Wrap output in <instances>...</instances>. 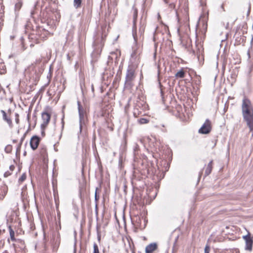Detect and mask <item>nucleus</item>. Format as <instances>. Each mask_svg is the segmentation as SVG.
<instances>
[{
	"mask_svg": "<svg viewBox=\"0 0 253 253\" xmlns=\"http://www.w3.org/2000/svg\"><path fill=\"white\" fill-rule=\"evenodd\" d=\"M40 143V138L37 136H33L30 140V144L31 148L36 150Z\"/></svg>",
	"mask_w": 253,
	"mask_h": 253,
	"instance_id": "obj_7",
	"label": "nucleus"
},
{
	"mask_svg": "<svg viewBox=\"0 0 253 253\" xmlns=\"http://www.w3.org/2000/svg\"><path fill=\"white\" fill-rule=\"evenodd\" d=\"M93 253H99L98 246L96 243L93 245Z\"/></svg>",
	"mask_w": 253,
	"mask_h": 253,
	"instance_id": "obj_19",
	"label": "nucleus"
},
{
	"mask_svg": "<svg viewBox=\"0 0 253 253\" xmlns=\"http://www.w3.org/2000/svg\"><path fill=\"white\" fill-rule=\"evenodd\" d=\"M135 69L129 66L127 69L125 85L126 88H131L133 85V82L135 78Z\"/></svg>",
	"mask_w": 253,
	"mask_h": 253,
	"instance_id": "obj_2",
	"label": "nucleus"
},
{
	"mask_svg": "<svg viewBox=\"0 0 253 253\" xmlns=\"http://www.w3.org/2000/svg\"><path fill=\"white\" fill-rule=\"evenodd\" d=\"M242 111L244 119L247 122L250 131H253V109L249 99L244 98L242 101Z\"/></svg>",
	"mask_w": 253,
	"mask_h": 253,
	"instance_id": "obj_1",
	"label": "nucleus"
},
{
	"mask_svg": "<svg viewBox=\"0 0 253 253\" xmlns=\"http://www.w3.org/2000/svg\"><path fill=\"white\" fill-rule=\"evenodd\" d=\"M212 161H211L209 162V163L208 164V165L206 168V170H205V174L206 175H208L211 173V170H212Z\"/></svg>",
	"mask_w": 253,
	"mask_h": 253,
	"instance_id": "obj_10",
	"label": "nucleus"
},
{
	"mask_svg": "<svg viewBox=\"0 0 253 253\" xmlns=\"http://www.w3.org/2000/svg\"><path fill=\"white\" fill-rule=\"evenodd\" d=\"M1 113L2 114V119L4 121H5L8 125L10 127H12L13 125L12 123V120L10 118H8L6 115V112L3 110H1Z\"/></svg>",
	"mask_w": 253,
	"mask_h": 253,
	"instance_id": "obj_9",
	"label": "nucleus"
},
{
	"mask_svg": "<svg viewBox=\"0 0 253 253\" xmlns=\"http://www.w3.org/2000/svg\"><path fill=\"white\" fill-rule=\"evenodd\" d=\"M23 5V0H17L15 4V10L19 11Z\"/></svg>",
	"mask_w": 253,
	"mask_h": 253,
	"instance_id": "obj_12",
	"label": "nucleus"
},
{
	"mask_svg": "<svg viewBox=\"0 0 253 253\" xmlns=\"http://www.w3.org/2000/svg\"><path fill=\"white\" fill-rule=\"evenodd\" d=\"M82 0H74V6L76 8H80L81 6Z\"/></svg>",
	"mask_w": 253,
	"mask_h": 253,
	"instance_id": "obj_14",
	"label": "nucleus"
},
{
	"mask_svg": "<svg viewBox=\"0 0 253 253\" xmlns=\"http://www.w3.org/2000/svg\"><path fill=\"white\" fill-rule=\"evenodd\" d=\"M210 247L208 245H207L204 249V253H210Z\"/></svg>",
	"mask_w": 253,
	"mask_h": 253,
	"instance_id": "obj_21",
	"label": "nucleus"
},
{
	"mask_svg": "<svg viewBox=\"0 0 253 253\" xmlns=\"http://www.w3.org/2000/svg\"><path fill=\"white\" fill-rule=\"evenodd\" d=\"M8 228H9V231L10 239L12 241H15L16 240V239L14 237V235H15L14 231L11 228V226H9Z\"/></svg>",
	"mask_w": 253,
	"mask_h": 253,
	"instance_id": "obj_13",
	"label": "nucleus"
},
{
	"mask_svg": "<svg viewBox=\"0 0 253 253\" xmlns=\"http://www.w3.org/2000/svg\"><path fill=\"white\" fill-rule=\"evenodd\" d=\"M132 9H133V28H134V27H136V19L137 17L138 12H137V9L135 7H134V6L133 7Z\"/></svg>",
	"mask_w": 253,
	"mask_h": 253,
	"instance_id": "obj_11",
	"label": "nucleus"
},
{
	"mask_svg": "<svg viewBox=\"0 0 253 253\" xmlns=\"http://www.w3.org/2000/svg\"><path fill=\"white\" fill-rule=\"evenodd\" d=\"M26 178V175L25 173H23L21 177L19 178V182L21 183L23 182Z\"/></svg>",
	"mask_w": 253,
	"mask_h": 253,
	"instance_id": "obj_18",
	"label": "nucleus"
},
{
	"mask_svg": "<svg viewBox=\"0 0 253 253\" xmlns=\"http://www.w3.org/2000/svg\"><path fill=\"white\" fill-rule=\"evenodd\" d=\"M13 142L14 143H15V142H16V140H13Z\"/></svg>",
	"mask_w": 253,
	"mask_h": 253,
	"instance_id": "obj_29",
	"label": "nucleus"
},
{
	"mask_svg": "<svg viewBox=\"0 0 253 253\" xmlns=\"http://www.w3.org/2000/svg\"><path fill=\"white\" fill-rule=\"evenodd\" d=\"M23 139H24V138H22L21 140H20V142L18 145V146H17V150H16V152L17 153H19L20 152V148H21V146L22 145V142L23 141Z\"/></svg>",
	"mask_w": 253,
	"mask_h": 253,
	"instance_id": "obj_20",
	"label": "nucleus"
},
{
	"mask_svg": "<svg viewBox=\"0 0 253 253\" xmlns=\"http://www.w3.org/2000/svg\"><path fill=\"white\" fill-rule=\"evenodd\" d=\"M135 56H136V51H134L132 53V54H131V57H135Z\"/></svg>",
	"mask_w": 253,
	"mask_h": 253,
	"instance_id": "obj_24",
	"label": "nucleus"
},
{
	"mask_svg": "<svg viewBox=\"0 0 253 253\" xmlns=\"http://www.w3.org/2000/svg\"><path fill=\"white\" fill-rule=\"evenodd\" d=\"M138 122L140 124H145L149 122V121L145 118H141L138 120Z\"/></svg>",
	"mask_w": 253,
	"mask_h": 253,
	"instance_id": "obj_17",
	"label": "nucleus"
},
{
	"mask_svg": "<svg viewBox=\"0 0 253 253\" xmlns=\"http://www.w3.org/2000/svg\"><path fill=\"white\" fill-rule=\"evenodd\" d=\"M5 151L7 153H10L12 150V146L11 145H7L5 147Z\"/></svg>",
	"mask_w": 253,
	"mask_h": 253,
	"instance_id": "obj_16",
	"label": "nucleus"
},
{
	"mask_svg": "<svg viewBox=\"0 0 253 253\" xmlns=\"http://www.w3.org/2000/svg\"><path fill=\"white\" fill-rule=\"evenodd\" d=\"M9 168L11 170H13L14 169V167L13 166H10Z\"/></svg>",
	"mask_w": 253,
	"mask_h": 253,
	"instance_id": "obj_26",
	"label": "nucleus"
},
{
	"mask_svg": "<svg viewBox=\"0 0 253 253\" xmlns=\"http://www.w3.org/2000/svg\"><path fill=\"white\" fill-rule=\"evenodd\" d=\"M211 123L209 119H207L198 131L200 133L208 134L211 131Z\"/></svg>",
	"mask_w": 253,
	"mask_h": 253,
	"instance_id": "obj_4",
	"label": "nucleus"
},
{
	"mask_svg": "<svg viewBox=\"0 0 253 253\" xmlns=\"http://www.w3.org/2000/svg\"><path fill=\"white\" fill-rule=\"evenodd\" d=\"M95 200H98L99 199V197L97 196L96 191L95 192Z\"/></svg>",
	"mask_w": 253,
	"mask_h": 253,
	"instance_id": "obj_25",
	"label": "nucleus"
},
{
	"mask_svg": "<svg viewBox=\"0 0 253 253\" xmlns=\"http://www.w3.org/2000/svg\"><path fill=\"white\" fill-rule=\"evenodd\" d=\"M184 74L185 73L183 70H181L176 73L175 77L177 78H183L184 77Z\"/></svg>",
	"mask_w": 253,
	"mask_h": 253,
	"instance_id": "obj_15",
	"label": "nucleus"
},
{
	"mask_svg": "<svg viewBox=\"0 0 253 253\" xmlns=\"http://www.w3.org/2000/svg\"><path fill=\"white\" fill-rule=\"evenodd\" d=\"M16 119H15V122L17 124H18L19 123V118H18V114H16Z\"/></svg>",
	"mask_w": 253,
	"mask_h": 253,
	"instance_id": "obj_22",
	"label": "nucleus"
},
{
	"mask_svg": "<svg viewBox=\"0 0 253 253\" xmlns=\"http://www.w3.org/2000/svg\"><path fill=\"white\" fill-rule=\"evenodd\" d=\"M40 60H36V62H35V64H37V63H40Z\"/></svg>",
	"mask_w": 253,
	"mask_h": 253,
	"instance_id": "obj_28",
	"label": "nucleus"
},
{
	"mask_svg": "<svg viewBox=\"0 0 253 253\" xmlns=\"http://www.w3.org/2000/svg\"><path fill=\"white\" fill-rule=\"evenodd\" d=\"M77 104L80 119V131H81L82 125L84 123L86 112L84 107L81 105V103L79 101H78Z\"/></svg>",
	"mask_w": 253,
	"mask_h": 253,
	"instance_id": "obj_3",
	"label": "nucleus"
},
{
	"mask_svg": "<svg viewBox=\"0 0 253 253\" xmlns=\"http://www.w3.org/2000/svg\"><path fill=\"white\" fill-rule=\"evenodd\" d=\"M42 123L41 124V128L42 129H44L49 122L50 115L47 112H43L42 114Z\"/></svg>",
	"mask_w": 253,
	"mask_h": 253,
	"instance_id": "obj_5",
	"label": "nucleus"
},
{
	"mask_svg": "<svg viewBox=\"0 0 253 253\" xmlns=\"http://www.w3.org/2000/svg\"><path fill=\"white\" fill-rule=\"evenodd\" d=\"M9 174L8 173V172H5L4 173V176L6 177V176H7Z\"/></svg>",
	"mask_w": 253,
	"mask_h": 253,
	"instance_id": "obj_27",
	"label": "nucleus"
},
{
	"mask_svg": "<svg viewBox=\"0 0 253 253\" xmlns=\"http://www.w3.org/2000/svg\"><path fill=\"white\" fill-rule=\"evenodd\" d=\"M178 237H176V238H175V241H174V244H173V248H175L176 245V242H177V241L178 240Z\"/></svg>",
	"mask_w": 253,
	"mask_h": 253,
	"instance_id": "obj_23",
	"label": "nucleus"
},
{
	"mask_svg": "<svg viewBox=\"0 0 253 253\" xmlns=\"http://www.w3.org/2000/svg\"><path fill=\"white\" fill-rule=\"evenodd\" d=\"M244 239L246 242L245 250L249 251L252 250V247L253 244V240L251 237L250 234L243 236Z\"/></svg>",
	"mask_w": 253,
	"mask_h": 253,
	"instance_id": "obj_6",
	"label": "nucleus"
},
{
	"mask_svg": "<svg viewBox=\"0 0 253 253\" xmlns=\"http://www.w3.org/2000/svg\"><path fill=\"white\" fill-rule=\"evenodd\" d=\"M157 248V244L155 243H151L145 248V253H152Z\"/></svg>",
	"mask_w": 253,
	"mask_h": 253,
	"instance_id": "obj_8",
	"label": "nucleus"
}]
</instances>
